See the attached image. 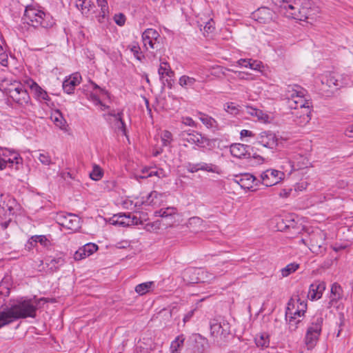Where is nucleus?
I'll return each instance as SVG.
<instances>
[{
    "mask_svg": "<svg viewBox=\"0 0 353 353\" xmlns=\"http://www.w3.org/2000/svg\"><path fill=\"white\" fill-rule=\"evenodd\" d=\"M41 301L46 302L44 298L40 299L21 298L13 301L9 307L0 311V328L15 320L35 317L39 304Z\"/></svg>",
    "mask_w": 353,
    "mask_h": 353,
    "instance_id": "obj_1",
    "label": "nucleus"
},
{
    "mask_svg": "<svg viewBox=\"0 0 353 353\" xmlns=\"http://www.w3.org/2000/svg\"><path fill=\"white\" fill-rule=\"evenodd\" d=\"M305 90L298 85H288L285 89V97L290 109L303 108L309 112L311 102L305 98Z\"/></svg>",
    "mask_w": 353,
    "mask_h": 353,
    "instance_id": "obj_2",
    "label": "nucleus"
},
{
    "mask_svg": "<svg viewBox=\"0 0 353 353\" xmlns=\"http://www.w3.org/2000/svg\"><path fill=\"white\" fill-rule=\"evenodd\" d=\"M23 20L34 28H49L54 24L52 18L49 14L32 6L26 8Z\"/></svg>",
    "mask_w": 353,
    "mask_h": 353,
    "instance_id": "obj_3",
    "label": "nucleus"
},
{
    "mask_svg": "<svg viewBox=\"0 0 353 353\" xmlns=\"http://www.w3.org/2000/svg\"><path fill=\"white\" fill-rule=\"evenodd\" d=\"M281 12L287 17L299 21H305L308 18V10L301 7L296 0H276Z\"/></svg>",
    "mask_w": 353,
    "mask_h": 353,
    "instance_id": "obj_4",
    "label": "nucleus"
},
{
    "mask_svg": "<svg viewBox=\"0 0 353 353\" xmlns=\"http://www.w3.org/2000/svg\"><path fill=\"white\" fill-rule=\"evenodd\" d=\"M210 334L214 342L221 345L230 334V325L224 318L219 316L210 321Z\"/></svg>",
    "mask_w": 353,
    "mask_h": 353,
    "instance_id": "obj_5",
    "label": "nucleus"
},
{
    "mask_svg": "<svg viewBox=\"0 0 353 353\" xmlns=\"http://www.w3.org/2000/svg\"><path fill=\"white\" fill-rule=\"evenodd\" d=\"M323 322V319L321 315L312 317L304 339L307 350H312L316 346L321 333Z\"/></svg>",
    "mask_w": 353,
    "mask_h": 353,
    "instance_id": "obj_6",
    "label": "nucleus"
},
{
    "mask_svg": "<svg viewBox=\"0 0 353 353\" xmlns=\"http://www.w3.org/2000/svg\"><path fill=\"white\" fill-rule=\"evenodd\" d=\"M8 90L9 97L19 105L26 106L31 103L29 94L20 83H14Z\"/></svg>",
    "mask_w": 353,
    "mask_h": 353,
    "instance_id": "obj_7",
    "label": "nucleus"
},
{
    "mask_svg": "<svg viewBox=\"0 0 353 353\" xmlns=\"http://www.w3.org/2000/svg\"><path fill=\"white\" fill-rule=\"evenodd\" d=\"M250 146L241 143H233L230 147L231 154L234 157L239 159H256L258 163H262L264 161L263 158L260 155L252 154L250 151Z\"/></svg>",
    "mask_w": 353,
    "mask_h": 353,
    "instance_id": "obj_8",
    "label": "nucleus"
},
{
    "mask_svg": "<svg viewBox=\"0 0 353 353\" xmlns=\"http://www.w3.org/2000/svg\"><path fill=\"white\" fill-rule=\"evenodd\" d=\"M180 140L183 142V145L187 147L186 143L190 144H195L196 145L201 148L205 147L208 144V139L202 136L201 134L196 131H187L181 132L179 134Z\"/></svg>",
    "mask_w": 353,
    "mask_h": 353,
    "instance_id": "obj_9",
    "label": "nucleus"
},
{
    "mask_svg": "<svg viewBox=\"0 0 353 353\" xmlns=\"http://www.w3.org/2000/svg\"><path fill=\"white\" fill-rule=\"evenodd\" d=\"M160 35L159 32L152 28L146 29L142 34L143 46L146 50H158L160 47Z\"/></svg>",
    "mask_w": 353,
    "mask_h": 353,
    "instance_id": "obj_10",
    "label": "nucleus"
},
{
    "mask_svg": "<svg viewBox=\"0 0 353 353\" xmlns=\"http://www.w3.org/2000/svg\"><path fill=\"white\" fill-rule=\"evenodd\" d=\"M284 173L274 169H268L261 174L260 183L270 187L278 184L284 178Z\"/></svg>",
    "mask_w": 353,
    "mask_h": 353,
    "instance_id": "obj_11",
    "label": "nucleus"
},
{
    "mask_svg": "<svg viewBox=\"0 0 353 353\" xmlns=\"http://www.w3.org/2000/svg\"><path fill=\"white\" fill-rule=\"evenodd\" d=\"M58 220L61 225L68 230L77 231L81 228V219L74 214H61Z\"/></svg>",
    "mask_w": 353,
    "mask_h": 353,
    "instance_id": "obj_12",
    "label": "nucleus"
},
{
    "mask_svg": "<svg viewBox=\"0 0 353 353\" xmlns=\"http://www.w3.org/2000/svg\"><path fill=\"white\" fill-rule=\"evenodd\" d=\"M28 87L30 88L33 92L34 98L40 101H44L46 104L51 101L48 92L38 85L34 80L29 79L25 81Z\"/></svg>",
    "mask_w": 353,
    "mask_h": 353,
    "instance_id": "obj_13",
    "label": "nucleus"
},
{
    "mask_svg": "<svg viewBox=\"0 0 353 353\" xmlns=\"http://www.w3.org/2000/svg\"><path fill=\"white\" fill-rule=\"evenodd\" d=\"M190 274H197L199 276H201V278L196 277L194 279L191 278V279H188V281L191 283H198L200 281L210 282L214 278V276H213V274L212 273H210L203 270H201V269L196 270V269L190 268V269H187L185 270V272L183 273L184 279L185 280L186 277Z\"/></svg>",
    "mask_w": 353,
    "mask_h": 353,
    "instance_id": "obj_14",
    "label": "nucleus"
},
{
    "mask_svg": "<svg viewBox=\"0 0 353 353\" xmlns=\"http://www.w3.org/2000/svg\"><path fill=\"white\" fill-rule=\"evenodd\" d=\"M234 181L238 183L241 188L248 190L251 189L254 184L258 185L260 183V180L256 179L254 175L250 173L236 175L234 176Z\"/></svg>",
    "mask_w": 353,
    "mask_h": 353,
    "instance_id": "obj_15",
    "label": "nucleus"
},
{
    "mask_svg": "<svg viewBox=\"0 0 353 353\" xmlns=\"http://www.w3.org/2000/svg\"><path fill=\"white\" fill-rule=\"evenodd\" d=\"M257 143L263 147L273 149L278 144V139L274 133L270 131L261 132L257 137Z\"/></svg>",
    "mask_w": 353,
    "mask_h": 353,
    "instance_id": "obj_16",
    "label": "nucleus"
},
{
    "mask_svg": "<svg viewBox=\"0 0 353 353\" xmlns=\"http://www.w3.org/2000/svg\"><path fill=\"white\" fill-rule=\"evenodd\" d=\"M158 74L160 79L164 85L167 84L168 87L171 88L172 77L174 72L172 70L169 63L166 61H161L158 69Z\"/></svg>",
    "mask_w": 353,
    "mask_h": 353,
    "instance_id": "obj_17",
    "label": "nucleus"
},
{
    "mask_svg": "<svg viewBox=\"0 0 353 353\" xmlns=\"http://www.w3.org/2000/svg\"><path fill=\"white\" fill-rule=\"evenodd\" d=\"M274 14V12L270 8L263 7L255 11L253 13V17L260 23H269L273 20Z\"/></svg>",
    "mask_w": 353,
    "mask_h": 353,
    "instance_id": "obj_18",
    "label": "nucleus"
},
{
    "mask_svg": "<svg viewBox=\"0 0 353 353\" xmlns=\"http://www.w3.org/2000/svg\"><path fill=\"white\" fill-rule=\"evenodd\" d=\"M326 288L324 281H316L310 286L308 297L312 300H316L321 298L323 292Z\"/></svg>",
    "mask_w": 353,
    "mask_h": 353,
    "instance_id": "obj_19",
    "label": "nucleus"
},
{
    "mask_svg": "<svg viewBox=\"0 0 353 353\" xmlns=\"http://www.w3.org/2000/svg\"><path fill=\"white\" fill-rule=\"evenodd\" d=\"M331 294L327 307H337L339 301L343 298V290L342 287L338 283H334L331 286Z\"/></svg>",
    "mask_w": 353,
    "mask_h": 353,
    "instance_id": "obj_20",
    "label": "nucleus"
},
{
    "mask_svg": "<svg viewBox=\"0 0 353 353\" xmlns=\"http://www.w3.org/2000/svg\"><path fill=\"white\" fill-rule=\"evenodd\" d=\"M97 250L98 246L96 244L92 243H87L75 252L74 259L76 261L81 260L92 254Z\"/></svg>",
    "mask_w": 353,
    "mask_h": 353,
    "instance_id": "obj_21",
    "label": "nucleus"
},
{
    "mask_svg": "<svg viewBox=\"0 0 353 353\" xmlns=\"http://www.w3.org/2000/svg\"><path fill=\"white\" fill-rule=\"evenodd\" d=\"M81 80V76L79 73L72 74L68 79L63 82V89L67 94L73 93L75 87L79 85Z\"/></svg>",
    "mask_w": 353,
    "mask_h": 353,
    "instance_id": "obj_22",
    "label": "nucleus"
},
{
    "mask_svg": "<svg viewBox=\"0 0 353 353\" xmlns=\"http://www.w3.org/2000/svg\"><path fill=\"white\" fill-rule=\"evenodd\" d=\"M115 218L117 219L113 220L114 224L123 227L138 224V219L136 216L131 217L130 214H120L114 216V219Z\"/></svg>",
    "mask_w": 353,
    "mask_h": 353,
    "instance_id": "obj_23",
    "label": "nucleus"
},
{
    "mask_svg": "<svg viewBox=\"0 0 353 353\" xmlns=\"http://www.w3.org/2000/svg\"><path fill=\"white\" fill-rule=\"evenodd\" d=\"M199 119L208 128L218 130V123L212 117L202 112H199Z\"/></svg>",
    "mask_w": 353,
    "mask_h": 353,
    "instance_id": "obj_24",
    "label": "nucleus"
},
{
    "mask_svg": "<svg viewBox=\"0 0 353 353\" xmlns=\"http://www.w3.org/2000/svg\"><path fill=\"white\" fill-rule=\"evenodd\" d=\"M165 196L163 193H159L157 191H152L148 196L146 200L144 201L150 205L159 206L161 205L162 198Z\"/></svg>",
    "mask_w": 353,
    "mask_h": 353,
    "instance_id": "obj_25",
    "label": "nucleus"
},
{
    "mask_svg": "<svg viewBox=\"0 0 353 353\" xmlns=\"http://www.w3.org/2000/svg\"><path fill=\"white\" fill-rule=\"evenodd\" d=\"M185 338L183 334L179 335L172 341L170 345V353H181Z\"/></svg>",
    "mask_w": 353,
    "mask_h": 353,
    "instance_id": "obj_26",
    "label": "nucleus"
},
{
    "mask_svg": "<svg viewBox=\"0 0 353 353\" xmlns=\"http://www.w3.org/2000/svg\"><path fill=\"white\" fill-rule=\"evenodd\" d=\"M37 243H39L41 245L46 248H48L51 245L50 241L44 235L32 236L28 241V243H30L31 246H34Z\"/></svg>",
    "mask_w": 353,
    "mask_h": 353,
    "instance_id": "obj_27",
    "label": "nucleus"
},
{
    "mask_svg": "<svg viewBox=\"0 0 353 353\" xmlns=\"http://www.w3.org/2000/svg\"><path fill=\"white\" fill-rule=\"evenodd\" d=\"M177 210L175 208H162L154 212L155 216H160L162 218H170L172 219V216L176 214Z\"/></svg>",
    "mask_w": 353,
    "mask_h": 353,
    "instance_id": "obj_28",
    "label": "nucleus"
},
{
    "mask_svg": "<svg viewBox=\"0 0 353 353\" xmlns=\"http://www.w3.org/2000/svg\"><path fill=\"white\" fill-rule=\"evenodd\" d=\"M196 80L187 75H183L179 78V83L181 86L185 88H193Z\"/></svg>",
    "mask_w": 353,
    "mask_h": 353,
    "instance_id": "obj_29",
    "label": "nucleus"
},
{
    "mask_svg": "<svg viewBox=\"0 0 353 353\" xmlns=\"http://www.w3.org/2000/svg\"><path fill=\"white\" fill-rule=\"evenodd\" d=\"M154 286L153 281H148L145 283H142L137 285L135 287V292L139 295H143L147 292H150L152 288Z\"/></svg>",
    "mask_w": 353,
    "mask_h": 353,
    "instance_id": "obj_30",
    "label": "nucleus"
},
{
    "mask_svg": "<svg viewBox=\"0 0 353 353\" xmlns=\"http://www.w3.org/2000/svg\"><path fill=\"white\" fill-rule=\"evenodd\" d=\"M304 314H302L300 310H298L297 309L291 311L290 309L286 308L285 317L287 319H288L290 323H292L294 321L295 324H298L300 322V320L295 321L296 317H301Z\"/></svg>",
    "mask_w": 353,
    "mask_h": 353,
    "instance_id": "obj_31",
    "label": "nucleus"
},
{
    "mask_svg": "<svg viewBox=\"0 0 353 353\" xmlns=\"http://www.w3.org/2000/svg\"><path fill=\"white\" fill-rule=\"evenodd\" d=\"M255 343L257 347L265 348L270 345L269 336L266 334H261L255 338Z\"/></svg>",
    "mask_w": 353,
    "mask_h": 353,
    "instance_id": "obj_32",
    "label": "nucleus"
},
{
    "mask_svg": "<svg viewBox=\"0 0 353 353\" xmlns=\"http://www.w3.org/2000/svg\"><path fill=\"white\" fill-rule=\"evenodd\" d=\"M92 6L91 1L90 0H77L76 7L81 10L82 14H87Z\"/></svg>",
    "mask_w": 353,
    "mask_h": 353,
    "instance_id": "obj_33",
    "label": "nucleus"
},
{
    "mask_svg": "<svg viewBox=\"0 0 353 353\" xmlns=\"http://www.w3.org/2000/svg\"><path fill=\"white\" fill-rule=\"evenodd\" d=\"M299 268V264L296 263H290L281 270V275L283 277H287L294 272Z\"/></svg>",
    "mask_w": 353,
    "mask_h": 353,
    "instance_id": "obj_34",
    "label": "nucleus"
},
{
    "mask_svg": "<svg viewBox=\"0 0 353 353\" xmlns=\"http://www.w3.org/2000/svg\"><path fill=\"white\" fill-rule=\"evenodd\" d=\"M247 108L248 112L250 114L257 117L259 120L266 121L268 119V114H265L263 111L259 109L252 107H247Z\"/></svg>",
    "mask_w": 353,
    "mask_h": 353,
    "instance_id": "obj_35",
    "label": "nucleus"
},
{
    "mask_svg": "<svg viewBox=\"0 0 353 353\" xmlns=\"http://www.w3.org/2000/svg\"><path fill=\"white\" fill-rule=\"evenodd\" d=\"M122 114L123 113L118 112L117 114H110V115L113 116L115 118V120L117 121V126L118 129H119L121 131L123 132L124 134H126V127L125 123H124L123 119H122Z\"/></svg>",
    "mask_w": 353,
    "mask_h": 353,
    "instance_id": "obj_36",
    "label": "nucleus"
},
{
    "mask_svg": "<svg viewBox=\"0 0 353 353\" xmlns=\"http://www.w3.org/2000/svg\"><path fill=\"white\" fill-rule=\"evenodd\" d=\"M322 83H325L329 88H336L339 85L338 79L331 74L326 76L325 79L322 80Z\"/></svg>",
    "mask_w": 353,
    "mask_h": 353,
    "instance_id": "obj_37",
    "label": "nucleus"
},
{
    "mask_svg": "<svg viewBox=\"0 0 353 353\" xmlns=\"http://www.w3.org/2000/svg\"><path fill=\"white\" fill-rule=\"evenodd\" d=\"M65 263V259L62 257H58L51 259L50 262L48 263L50 266V269L57 270L60 266H62Z\"/></svg>",
    "mask_w": 353,
    "mask_h": 353,
    "instance_id": "obj_38",
    "label": "nucleus"
},
{
    "mask_svg": "<svg viewBox=\"0 0 353 353\" xmlns=\"http://www.w3.org/2000/svg\"><path fill=\"white\" fill-rule=\"evenodd\" d=\"M128 48H130V51L133 53L134 56L137 60L141 61L142 59L144 57L143 55H142L141 48L137 43L130 45Z\"/></svg>",
    "mask_w": 353,
    "mask_h": 353,
    "instance_id": "obj_39",
    "label": "nucleus"
},
{
    "mask_svg": "<svg viewBox=\"0 0 353 353\" xmlns=\"http://www.w3.org/2000/svg\"><path fill=\"white\" fill-rule=\"evenodd\" d=\"M37 158L43 165H49L52 163L51 157L46 152H39Z\"/></svg>",
    "mask_w": 353,
    "mask_h": 353,
    "instance_id": "obj_40",
    "label": "nucleus"
},
{
    "mask_svg": "<svg viewBox=\"0 0 353 353\" xmlns=\"http://www.w3.org/2000/svg\"><path fill=\"white\" fill-rule=\"evenodd\" d=\"M163 170L160 169L159 170H156L155 168H150V172L146 175H139L137 177H139L141 179H146L148 177H151L152 176H157L159 178L163 177Z\"/></svg>",
    "mask_w": 353,
    "mask_h": 353,
    "instance_id": "obj_41",
    "label": "nucleus"
},
{
    "mask_svg": "<svg viewBox=\"0 0 353 353\" xmlns=\"http://www.w3.org/2000/svg\"><path fill=\"white\" fill-rule=\"evenodd\" d=\"M103 176V172L98 165H94L92 171L90 174V176L92 180L98 181Z\"/></svg>",
    "mask_w": 353,
    "mask_h": 353,
    "instance_id": "obj_42",
    "label": "nucleus"
},
{
    "mask_svg": "<svg viewBox=\"0 0 353 353\" xmlns=\"http://www.w3.org/2000/svg\"><path fill=\"white\" fill-rule=\"evenodd\" d=\"M199 165V170H203L207 171L210 172H215V165L212 163H198Z\"/></svg>",
    "mask_w": 353,
    "mask_h": 353,
    "instance_id": "obj_43",
    "label": "nucleus"
},
{
    "mask_svg": "<svg viewBox=\"0 0 353 353\" xmlns=\"http://www.w3.org/2000/svg\"><path fill=\"white\" fill-rule=\"evenodd\" d=\"M8 63V56L6 51L3 48L0 44V64L3 66H7Z\"/></svg>",
    "mask_w": 353,
    "mask_h": 353,
    "instance_id": "obj_44",
    "label": "nucleus"
},
{
    "mask_svg": "<svg viewBox=\"0 0 353 353\" xmlns=\"http://www.w3.org/2000/svg\"><path fill=\"white\" fill-rule=\"evenodd\" d=\"M109 9L101 10L99 15L97 16V21L100 23H105L108 20Z\"/></svg>",
    "mask_w": 353,
    "mask_h": 353,
    "instance_id": "obj_45",
    "label": "nucleus"
},
{
    "mask_svg": "<svg viewBox=\"0 0 353 353\" xmlns=\"http://www.w3.org/2000/svg\"><path fill=\"white\" fill-rule=\"evenodd\" d=\"M225 110L231 114H236L239 112V109L234 103H227L225 106Z\"/></svg>",
    "mask_w": 353,
    "mask_h": 353,
    "instance_id": "obj_46",
    "label": "nucleus"
},
{
    "mask_svg": "<svg viewBox=\"0 0 353 353\" xmlns=\"http://www.w3.org/2000/svg\"><path fill=\"white\" fill-rule=\"evenodd\" d=\"M125 17L122 13L116 14L114 16V22L119 26H123L125 23Z\"/></svg>",
    "mask_w": 353,
    "mask_h": 353,
    "instance_id": "obj_47",
    "label": "nucleus"
},
{
    "mask_svg": "<svg viewBox=\"0 0 353 353\" xmlns=\"http://www.w3.org/2000/svg\"><path fill=\"white\" fill-rule=\"evenodd\" d=\"M172 140V133L165 130L162 133V142L163 145H168Z\"/></svg>",
    "mask_w": 353,
    "mask_h": 353,
    "instance_id": "obj_48",
    "label": "nucleus"
},
{
    "mask_svg": "<svg viewBox=\"0 0 353 353\" xmlns=\"http://www.w3.org/2000/svg\"><path fill=\"white\" fill-rule=\"evenodd\" d=\"M299 301L300 298L298 296H296L295 298H291L288 303L287 308L290 309L291 311L295 310Z\"/></svg>",
    "mask_w": 353,
    "mask_h": 353,
    "instance_id": "obj_49",
    "label": "nucleus"
},
{
    "mask_svg": "<svg viewBox=\"0 0 353 353\" xmlns=\"http://www.w3.org/2000/svg\"><path fill=\"white\" fill-rule=\"evenodd\" d=\"M10 294V289L8 288H3L0 289V305H3L5 298Z\"/></svg>",
    "mask_w": 353,
    "mask_h": 353,
    "instance_id": "obj_50",
    "label": "nucleus"
},
{
    "mask_svg": "<svg viewBox=\"0 0 353 353\" xmlns=\"http://www.w3.org/2000/svg\"><path fill=\"white\" fill-rule=\"evenodd\" d=\"M8 199V203L5 205V201L3 202V205H0V206L2 207L3 209L7 208V210L11 212L13 210V208L12 206V204L14 203L15 200L13 198H11L10 196H7Z\"/></svg>",
    "mask_w": 353,
    "mask_h": 353,
    "instance_id": "obj_51",
    "label": "nucleus"
},
{
    "mask_svg": "<svg viewBox=\"0 0 353 353\" xmlns=\"http://www.w3.org/2000/svg\"><path fill=\"white\" fill-rule=\"evenodd\" d=\"M339 329L337 332V334H336V336L339 337L341 334V332L342 330V327L344 325V322H345V316H344V314L343 312H339Z\"/></svg>",
    "mask_w": 353,
    "mask_h": 353,
    "instance_id": "obj_52",
    "label": "nucleus"
},
{
    "mask_svg": "<svg viewBox=\"0 0 353 353\" xmlns=\"http://www.w3.org/2000/svg\"><path fill=\"white\" fill-rule=\"evenodd\" d=\"M298 310H300V312L302 313V314H304L307 310V303L305 301L301 300L296 305V308Z\"/></svg>",
    "mask_w": 353,
    "mask_h": 353,
    "instance_id": "obj_53",
    "label": "nucleus"
},
{
    "mask_svg": "<svg viewBox=\"0 0 353 353\" xmlns=\"http://www.w3.org/2000/svg\"><path fill=\"white\" fill-rule=\"evenodd\" d=\"M213 24H214V21L212 19H210V21H208L204 26V28H203L204 31L206 32L207 33L212 32L214 29Z\"/></svg>",
    "mask_w": 353,
    "mask_h": 353,
    "instance_id": "obj_54",
    "label": "nucleus"
},
{
    "mask_svg": "<svg viewBox=\"0 0 353 353\" xmlns=\"http://www.w3.org/2000/svg\"><path fill=\"white\" fill-rule=\"evenodd\" d=\"M182 123L184 125H188V126L194 127L196 125V123L194 121V120L191 117H183Z\"/></svg>",
    "mask_w": 353,
    "mask_h": 353,
    "instance_id": "obj_55",
    "label": "nucleus"
},
{
    "mask_svg": "<svg viewBox=\"0 0 353 353\" xmlns=\"http://www.w3.org/2000/svg\"><path fill=\"white\" fill-rule=\"evenodd\" d=\"M261 66V62L257 61H253L251 59V62L249 63V68L253 70H260Z\"/></svg>",
    "mask_w": 353,
    "mask_h": 353,
    "instance_id": "obj_56",
    "label": "nucleus"
},
{
    "mask_svg": "<svg viewBox=\"0 0 353 353\" xmlns=\"http://www.w3.org/2000/svg\"><path fill=\"white\" fill-rule=\"evenodd\" d=\"M199 165L198 163L194 164V163H189L187 166L188 171L191 173H194L196 172H198L199 170Z\"/></svg>",
    "mask_w": 353,
    "mask_h": 353,
    "instance_id": "obj_57",
    "label": "nucleus"
},
{
    "mask_svg": "<svg viewBox=\"0 0 353 353\" xmlns=\"http://www.w3.org/2000/svg\"><path fill=\"white\" fill-rule=\"evenodd\" d=\"M10 155L12 157V158H9L7 161L11 163H13L14 162L16 163H19V159H20L19 155L16 152H12Z\"/></svg>",
    "mask_w": 353,
    "mask_h": 353,
    "instance_id": "obj_58",
    "label": "nucleus"
},
{
    "mask_svg": "<svg viewBox=\"0 0 353 353\" xmlns=\"http://www.w3.org/2000/svg\"><path fill=\"white\" fill-rule=\"evenodd\" d=\"M97 2L101 10L108 9L107 0H97Z\"/></svg>",
    "mask_w": 353,
    "mask_h": 353,
    "instance_id": "obj_59",
    "label": "nucleus"
},
{
    "mask_svg": "<svg viewBox=\"0 0 353 353\" xmlns=\"http://www.w3.org/2000/svg\"><path fill=\"white\" fill-rule=\"evenodd\" d=\"M194 311H195V310H194H194H192L189 311V312H188V313L184 316L183 319V321L184 323H185L188 322V321L190 320V319H191V318L193 316V315H194Z\"/></svg>",
    "mask_w": 353,
    "mask_h": 353,
    "instance_id": "obj_60",
    "label": "nucleus"
},
{
    "mask_svg": "<svg viewBox=\"0 0 353 353\" xmlns=\"http://www.w3.org/2000/svg\"><path fill=\"white\" fill-rule=\"evenodd\" d=\"M250 62H251V59H241L238 61V64L242 67L248 68Z\"/></svg>",
    "mask_w": 353,
    "mask_h": 353,
    "instance_id": "obj_61",
    "label": "nucleus"
},
{
    "mask_svg": "<svg viewBox=\"0 0 353 353\" xmlns=\"http://www.w3.org/2000/svg\"><path fill=\"white\" fill-rule=\"evenodd\" d=\"M90 98L97 105L101 104V103L99 97L95 94L91 93Z\"/></svg>",
    "mask_w": 353,
    "mask_h": 353,
    "instance_id": "obj_62",
    "label": "nucleus"
},
{
    "mask_svg": "<svg viewBox=\"0 0 353 353\" xmlns=\"http://www.w3.org/2000/svg\"><path fill=\"white\" fill-rule=\"evenodd\" d=\"M345 134L347 137L353 138V125H350L346 128Z\"/></svg>",
    "mask_w": 353,
    "mask_h": 353,
    "instance_id": "obj_63",
    "label": "nucleus"
},
{
    "mask_svg": "<svg viewBox=\"0 0 353 353\" xmlns=\"http://www.w3.org/2000/svg\"><path fill=\"white\" fill-rule=\"evenodd\" d=\"M240 135H241V137L243 138V137H252L254 134L250 130H242L240 132Z\"/></svg>",
    "mask_w": 353,
    "mask_h": 353,
    "instance_id": "obj_64",
    "label": "nucleus"
}]
</instances>
